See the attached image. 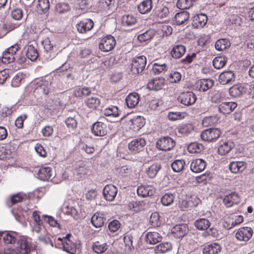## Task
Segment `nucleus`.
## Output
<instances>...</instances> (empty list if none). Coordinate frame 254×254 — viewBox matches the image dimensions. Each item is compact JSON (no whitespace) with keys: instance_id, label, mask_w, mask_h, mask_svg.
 Here are the masks:
<instances>
[{"instance_id":"nucleus-17","label":"nucleus","mask_w":254,"mask_h":254,"mask_svg":"<svg viewBox=\"0 0 254 254\" xmlns=\"http://www.w3.org/2000/svg\"><path fill=\"white\" fill-rule=\"evenodd\" d=\"M129 128L133 131H138L145 125V121L143 117L136 116L129 120L128 123Z\"/></svg>"},{"instance_id":"nucleus-60","label":"nucleus","mask_w":254,"mask_h":254,"mask_svg":"<svg viewBox=\"0 0 254 254\" xmlns=\"http://www.w3.org/2000/svg\"><path fill=\"white\" fill-rule=\"evenodd\" d=\"M242 23L241 18L238 15H231L228 21V24L235 25L236 26H240Z\"/></svg>"},{"instance_id":"nucleus-53","label":"nucleus","mask_w":254,"mask_h":254,"mask_svg":"<svg viewBox=\"0 0 254 254\" xmlns=\"http://www.w3.org/2000/svg\"><path fill=\"white\" fill-rule=\"evenodd\" d=\"M195 0H178L177 7L181 9H189L191 7Z\"/></svg>"},{"instance_id":"nucleus-61","label":"nucleus","mask_w":254,"mask_h":254,"mask_svg":"<svg viewBox=\"0 0 254 254\" xmlns=\"http://www.w3.org/2000/svg\"><path fill=\"white\" fill-rule=\"evenodd\" d=\"M43 218L47 223L49 224L50 226L52 227H57L58 228H61L60 224L56 220L54 219V217L48 215H43Z\"/></svg>"},{"instance_id":"nucleus-44","label":"nucleus","mask_w":254,"mask_h":254,"mask_svg":"<svg viewBox=\"0 0 254 254\" xmlns=\"http://www.w3.org/2000/svg\"><path fill=\"white\" fill-rule=\"evenodd\" d=\"M227 62V58L225 56H219L215 57L213 60V65L216 69H220L223 67Z\"/></svg>"},{"instance_id":"nucleus-13","label":"nucleus","mask_w":254,"mask_h":254,"mask_svg":"<svg viewBox=\"0 0 254 254\" xmlns=\"http://www.w3.org/2000/svg\"><path fill=\"white\" fill-rule=\"evenodd\" d=\"M118 189L114 185H107L103 189V193L106 200L112 201L115 199Z\"/></svg>"},{"instance_id":"nucleus-30","label":"nucleus","mask_w":254,"mask_h":254,"mask_svg":"<svg viewBox=\"0 0 254 254\" xmlns=\"http://www.w3.org/2000/svg\"><path fill=\"white\" fill-rule=\"evenodd\" d=\"M247 164L243 161L231 162L229 165L230 171L233 173L243 172L246 168Z\"/></svg>"},{"instance_id":"nucleus-9","label":"nucleus","mask_w":254,"mask_h":254,"mask_svg":"<svg viewBox=\"0 0 254 254\" xmlns=\"http://www.w3.org/2000/svg\"><path fill=\"white\" fill-rule=\"evenodd\" d=\"M253 231L251 227H242L235 234L236 238L240 241L247 242L252 237Z\"/></svg>"},{"instance_id":"nucleus-24","label":"nucleus","mask_w":254,"mask_h":254,"mask_svg":"<svg viewBox=\"0 0 254 254\" xmlns=\"http://www.w3.org/2000/svg\"><path fill=\"white\" fill-rule=\"evenodd\" d=\"M206 166V162L202 159H196L191 163L190 169L194 173H199L204 170Z\"/></svg>"},{"instance_id":"nucleus-40","label":"nucleus","mask_w":254,"mask_h":254,"mask_svg":"<svg viewBox=\"0 0 254 254\" xmlns=\"http://www.w3.org/2000/svg\"><path fill=\"white\" fill-rule=\"evenodd\" d=\"M152 0H143L138 5V10L141 14H145L150 12L152 9Z\"/></svg>"},{"instance_id":"nucleus-8","label":"nucleus","mask_w":254,"mask_h":254,"mask_svg":"<svg viewBox=\"0 0 254 254\" xmlns=\"http://www.w3.org/2000/svg\"><path fill=\"white\" fill-rule=\"evenodd\" d=\"M181 103L185 106H190L195 103L196 97L192 92H184L180 94L178 98Z\"/></svg>"},{"instance_id":"nucleus-56","label":"nucleus","mask_w":254,"mask_h":254,"mask_svg":"<svg viewBox=\"0 0 254 254\" xmlns=\"http://www.w3.org/2000/svg\"><path fill=\"white\" fill-rule=\"evenodd\" d=\"M149 222L153 227L159 226L161 224L159 214L157 212L152 213L150 216Z\"/></svg>"},{"instance_id":"nucleus-6","label":"nucleus","mask_w":254,"mask_h":254,"mask_svg":"<svg viewBox=\"0 0 254 254\" xmlns=\"http://www.w3.org/2000/svg\"><path fill=\"white\" fill-rule=\"evenodd\" d=\"M116 43L114 37L111 35H108L102 38L99 43V48L103 52H107L114 49Z\"/></svg>"},{"instance_id":"nucleus-62","label":"nucleus","mask_w":254,"mask_h":254,"mask_svg":"<svg viewBox=\"0 0 254 254\" xmlns=\"http://www.w3.org/2000/svg\"><path fill=\"white\" fill-rule=\"evenodd\" d=\"M182 78L181 73L178 71L171 73L168 77V80L171 83H177L180 81Z\"/></svg>"},{"instance_id":"nucleus-31","label":"nucleus","mask_w":254,"mask_h":254,"mask_svg":"<svg viewBox=\"0 0 254 254\" xmlns=\"http://www.w3.org/2000/svg\"><path fill=\"white\" fill-rule=\"evenodd\" d=\"M126 101L129 108L135 107L139 101V95L136 92L130 93L126 98Z\"/></svg>"},{"instance_id":"nucleus-12","label":"nucleus","mask_w":254,"mask_h":254,"mask_svg":"<svg viewBox=\"0 0 254 254\" xmlns=\"http://www.w3.org/2000/svg\"><path fill=\"white\" fill-rule=\"evenodd\" d=\"M169 10L167 6L162 5L158 6L154 11V16L156 20L160 22H163L165 21L169 15Z\"/></svg>"},{"instance_id":"nucleus-45","label":"nucleus","mask_w":254,"mask_h":254,"mask_svg":"<svg viewBox=\"0 0 254 254\" xmlns=\"http://www.w3.org/2000/svg\"><path fill=\"white\" fill-rule=\"evenodd\" d=\"M26 56L32 61H35L38 57V53L37 49L32 45L28 46L26 52Z\"/></svg>"},{"instance_id":"nucleus-27","label":"nucleus","mask_w":254,"mask_h":254,"mask_svg":"<svg viewBox=\"0 0 254 254\" xmlns=\"http://www.w3.org/2000/svg\"><path fill=\"white\" fill-rule=\"evenodd\" d=\"M190 18V13L186 11L178 12L175 15L173 21L177 25H181L187 22Z\"/></svg>"},{"instance_id":"nucleus-32","label":"nucleus","mask_w":254,"mask_h":254,"mask_svg":"<svg viewBox=\"0 0 254 254\" xmlns=\"http://www.w3.org/2000/svg\"><path fill=\"white\" fill-rule=\"evenodd\" d=\"M234 144L231 141L222 142L218 146V152L221 155L229 153L234 147Z\"/></svg>"},{"instance_id":"nucleus-20","label":"nucleus","mask_w":254,"mask_h":254,"mask_svg":"<svg viewBox=\"0 0 254 254\" xmlns=\"http://www.w3.org/2000/svg\"><path fill=\"white\" fill-rule=\"evenodd\" d=\"M155 192V188L152 186H140L137 190V193L139 196L143 197L152 196Z\"/></svg>"},{"instance_id":"nucleus-48","label":"nucleus","mask_w":254,"mask_h":254,"mask_svg":"<svg viewBox=\"0 0 254 254\" xmlns=\"http://www.w3.org/2000/svg\"><path fill=\"white\" fill-rule=\"evenodd\" d=\"M108 247L106 243L101 244L98 241L94 242L92 245V250L98 254L104 253L107 250Z\"/></svg>"},{"instance_id":"nucleus-46","label":"nucleus","mask_w":254,"mask_h":254,"mask_svg":"<svg viewBox=\"0 0 254 254\" xmlns=\"http://www.w3.org/2000/svg\"><path fill=\"white\" fill-rule=\"evenodd\" d=\"M172 249V245L168 242L162 243L160 245L155 247L154 249L155 253L157 254L160 253H165Z\"/></svg>"},{"instance_id":"nucleus-55","label":"nucleus","mask_w":254,"mask_h":254,"mask_svg":"<svg viewBox=\"0 0 254 254\" xmlns=\"http://www.w3.org/2000/svg\"><path fill=\"white\" fill-rule=\"evenodd\" d=\"M56 10L59 14H63L70 10V6L67 3H59L56 5Z\"/></svg>"},{"instance_id":"nucleus-47","label":"nucleus","mask_w":254,"mask_h":254,"mask_svg":"<svg viewBox=\"0 0 254 254\" xmlns=\"http://www.w3.org/2000/svg\"><path fill=\"white\" fill-rule=\"evenodd\" d=\"M155 31L153 29H149L144 33L138 36L137 39L140 42H144L150 40L155 35Z\"/></svg>"},{"instance_id":"nucleus-5","label":"nucleus","mask_w":254,"mask_h":254,"mask_svg":"<svg viewBox=\"0 0 254 254\" xmlns=\"http://www.w3.org/2000/svg\"><path fill=\"white\" fill-rule=\"evenodd\" d=\"M51 84L50 79H47L46 77H42L35 82V90L38 92H42L44 95H47L50 92Z\"/></svg>"},{"instance_id":"nucleus-3","label":"nucleus","mask_w":254,"mask_h":254,"mask_svg":"<svg viewBox=\"0 0 254 254\" xmlns=\"http://www.w3.org/2000/svg\"><path fill=\"white\" fill-rule=\"evenodd\" d=\"M146 64V58L144 56L136 57L132 61L131 71L134 74L141 73Z\"/></svg>"},{"instance_id":"nucleus-14","label":"nucleus","mask_w":254,"mask_h":254,"mask_svg":"<svg viewBox=\"0 0 254 254\" xmlns=\"http://www.w3.org/2000/svg\"><path fill=\"white\" fill-rule=\"evenodd\" d=\"M189 232L187 224H181L176 225L172 228L171 233L174 237L177 238L184 237Z\"/></svg>"},{"instance_id":"nucleus-11","label":"nucleus","mask_w":254,"mask_h":254,"mask_svg":"<svg viewBox=\"0 0 254 254\" xmlns=\"http://www.w3.org/2000/svg\"><path fill=\"white\" fill-rule=\"evenodd\" d=\"M91 132L95 136H103L107 134L106 125L101 122H96L91 127Z\"/></svg>"},{"instance_id":"nucleus-23","label":"nucleus","mask_w":254,"mask_h":254,"mask_svg":"<svg viewBox=\"0 0 254 254\" xmlns=\"http://www.w3.org/2000/svg\"><path fill=\"white\" fill-rule=\"evenodd\" d=\"M237 106L235 102H226L220 104L218 106V111L223 114L231 113Z\"/></svg>"},{"instance_id":"nucleus-22","label":"nucleus","mask_w":254,"mask_h":254,"mask_svg":"<svg viewBox=\"0 0 254 254\" xmlns=\"http://www.w3.org/2000/svg\"><path fill=\"white\" fill-rule=\"evenodd\" d=\"M165 85L164 78H156L150 81L147 84V87L150 90H159L161 89Z\"/></svg>"},{"instance_id":"nucleus-1","label":"nucleus","mask_w":254,"mask_h":254,"mask_svg":"<svg viewBox=\"0 0 254 254\" xmlns=\"http://www.w3.org/2000/svg\"><path fill=\"white\" fill-rule=\"evenodd\" d=\"M19 45L16 44L2 53V56L0 57V64H9L14 62L15 60L14 55L20 49Z\"/></svg>"},{"instance_id":"nucleus-64","label":"nucleus","mask_w":254,"mask_h":254,"mask_svg":"<svg viewBox=\"0 0 254 254\" xmlns=\"http://www.w3.org/2000/svg\"><path fill=\"white\" fill-rule=\"evenodd\" d=\"M3 236V240L5 244H13L15 242L16 238L15 237L9 233H4Z\"/></svg>"},{"instance_id":"nucleus-4","label":"nucleus","mask_w":254,"mask_h":254,"mask_svg":"<svg viewBox=\"0 0 254 254\" xmlns=\"http://www.w3.org/2000/svg\"><path fill=\"white\" fill-rule=\"evenodd\" d=\"M175 141L169 136L160 138L156 143V147L163 151L171 150L175 147Z\"/></svg>"},{"instance_id":"nucleus-29","label":"nucleus","mask_w":254,"mask_h":254,"mask_svg":"<svg viewBox=\"0 0 254 254\" xmlns=\"http://www.w3.org/2000/svg\"><path fill=\"white\" fill-rule=\"evenodd\" d=\"M221 251V246L216 243L205 245L203 248V254H218Z\"/></svg>"},{"instance_id":"nucleus-34","label":"nucleus","mask_w":254,"mask_h":254,"mask_svg":"<svg viewBox=\"0 0 254 254\" xmlns=\"http://www.w3.org/2000/svg\"><path fill=\"white\" fill-rule=\"evenodd\" d=\"M211 223L206 218H200L196 220L194 222L195 228L199 230L204 231L207 230L210 226Z\"/></svg>"},{"instance_id":"nucleus-38","label":"nucleus","mask_w":254,"mask_h":254,"mask_svg":"<svg viewBox=\"0 0 254 254\" xmlns=\"http://www.w3.org/2000/svg\"><path fill=\"white\" fill-rule=\"evenodd\" d=\"M194 127L190 123L183 124L177 127L178 132L182 135H188L193 130Z\"/></svg>"},{"instance_id":"nucleus-54","label":"nucleus","mask_w":254,"mask_h":254,"mask_svg":"<svg viewBox=\"0 0 254 254\" xmlns=\"http://www.w3.org/2000/svg\"><path fill=\"white\" fill-rule=\"evenodd\" d=\"M50 8L49 0H38L37 6V10L39 12L46 13Z\"/></svg>"},{"instance_id":"nucleus-7","label":"nucleus","mask_w":254,"mask_h":254,"mask_svg":"<svg viewBox=\"0 0 254 254\" xmlns=\"http://www.w3.org/2000/svg\"><path fill=\"white\" fill-rule=\"evenodd\" d=\"M146 144L144 138L138 137L132 140L128 144V148L131 152L136 153L143 150Z\"/></svg>"},{"instance_id":"nucleus-58","label":"nucleus","mask_w":254,"mask_h":254,"mask_svg":"<svg viewBox=\"0 0 254 254\" xmlns=\"http://www.w3.org/2000/svg\"><path fill=\"white\" fill-rule=\"evenodd\" d=\"M25 75L22 72H19L13 77L12 80V85L14 87H18L24 80Z\"/></svg>"},{"instance_id":"nucleus-57","label":"nucleus","mask_w":254,"mask_h":254,"mask_svg":"<svg viewBox=\"0 0 254 254\" xmlns=\"http://www.w3.org/2000/svg\"><path fill=\"white\" fill-rule=\"evenodd\" d=\"M174 199V196L173 194L166 193L161 197V203L163 205L168 206L171 204Z\"/></svg>"},{"instance_id":"nucleus-26","label":"nucleus","mask_w":254,"mask_h":254,"mask_svg":"<svg viewBox=\"0 0 254 254\" xmlns=\"http://www.w3.org/2000/svg\"><path fill=\"white\" fill-rule=\"evenodd\" d=\"M162 240V236L157 232H148L145 236L146 243L151 245H154L161 242Z\"/></svg>"},{"instance_id":"nucleus-37","label":"nucleus","mask_w":254,"mask_h":254,"mask_svg":"<svg viewBox=\"0 0 254 254\" xmlns=\"http://www.w3.org/2000/svg\"><path fill=\"white\" fill-rule=\"evenodd\" d=\"M101 103L100 99L96 96H92L87 98L85 101V104L90 109L96 110L100 106Z\"/></svg>"},{"instance_id":"nucleus-39","label":"nucleus","mask_w":254,"mask_h":254,"mask_svg":"<svg viewBox=\"0 0 254 254\" xmlns=\"http://www.w3.org/2000/svg\"><path fill=\"white\" fill-rule=\"evenodd\" d=\"M61 248L70 254H74L76 252V245L70 240L65 239Z\"/></svg>"},{"instance_id":"nucleus-42","label":"nucleus","mask_w":254,"mask_h":254,"mask_svg":"<svg viewBox=\"0 0 254 254\" xmlns=\"http://www.w3.org/2000/svg\"><path fill=\"white\" fill-rule=\"evenodd\" d=\"M91 93L89 87L77 88L74 90L73 95L77 98H83L89 95Z\"/></svg>"},{"instance_id":"nucleus-51","label":"nucleus","mask_w":254,"mask_h":254,"mask_svg":"<svg viewBox=\"0 0 254 254\" xmlns=\"http://www.w3.org/2000/svg\"><path fill=\"white\" fill-rule=\"evenodd\" d=\"M204 148L202 144L196 142H192L188 147V150L190 153H197L203 150Z\"/></svg>"},{"instance_id":"nucleus-52","label":"nucleus","mask_w":254,"mask_h":254,"mask_svg":"<svg viewBox=\"0 0 254 254\" xmlns=\"http://www.w3.org/2000/svg\"><path fill=\"white\" fill-rule=\"evenodd\" d=\"M136 18L132 15H124L122 18V23L124 26H130L136 23Z\"/></svg>"},{"instance_id":"nucleus-63","label":"nucleus","mask_w":254,"mask_h":254,"mask_svg":"<svg viewBox=\"0 0 254 254\" xmlns=\"http://www.w3.org/2000/svg\"><path fill=\"white\" fill-rule=\"evenodd\" d=\"M65 123L67 127L70 129H74L77 127V122L76 120L72 117L67 118L65 121Z\"/></svg>"},{"instance_id":"nucleus-16","label":"nucleus","mask_w":254,"mask_h":254,"mask_svg":"<svg viewBox=\"0 0 254 254\" xmlns=\"http://www.w3.org/2000/svg\"><path fill=\"white\" fill-rule=\"evenodd\" d=\"M94 26V23L90 19L81 21L76 25L77 31L80 33H86L91 30Z\"/></svg>"},{"instance_id":"nucleus-10","label":"nucleus","mask_w":254,"mask_h":254,"mask_svg":"<svg viewBox=\"0 0 254 254\" xmlns=\"http://www.w3.org/2000/svg\"><path fill=\"white\" fill-rule=\"evenodd\" d=\"M107 221L106 215L101 212L95 213L91 218L92 225L97 228L102 227Z\"/></svg>"},{"instance_id":"nucleus-33","label":"nucleus","mask_w":254,"mask_h":254,"mask_svg":"<svg viewBox=\"0 0 254 254\" xmlns=\"http://www.w3.org/2000/svg\"><path fill=\"white\" fill-rule=\"evenodd\" d=\"M186 48L182 45H175L171 51V56L175 59L181 58L186 53Z\"/></svg>"},{"instance_id":"nucleus-19","label":"nucleus","mask_w":254,"mask_h":254,"mask_svg":"<svg viewBox=\"0 0 254 254\" xmlns=\"http://www.w3.org/2000/svg\"><path fill=\"white\" fill-rule=\"evenodd\" d=\"M235 79V75L233 71L227 70L222 72L219 76L218 80L219 82L225 85L232 81H234Z\"/></svg>"},{"instance_id":"nucleus-15","label":"nucleus","mask_w":254,"mask_h":254,"mask_svg":"<svg viewBox=\"0 0 254 254\" xmlns=\"http://www.w3.org/2000/svg\"><path fill=\"white\" fill-rule=\"evenodd\" d=\"M240 201V196L235 192H231L226 195L223 199V202L226 207H230L234 204H237Z\"/></svg>"},{"instance_id":"nucleus-36","label":"nucleus","mask_w":254,"mask_h":254,"mask_svg":"<svg viewBox=\"0 0 254 254\" xmlns=\"http://www.w3.org/2000/svg\"><path fill=\"white\" fill-rule=\"evenodd\" d=\"M245 92V89L240 84L234 85L229 88L230 95L234 97H239Z\"/></svg>"},{"instance_id":"nucleus-59","label":"nucleus","mask_w":254,"mask_h":254,"mask_svg":"<svg viewBox=\"0 0 254 254\" xmlns=\"http://www.w3.org/2000/svg\"><path fill=\"white\" fill-rule=\"evenodd\" d=\"M166 70V64H165L155 63L153 64L152 70L155 74L161 73L162 71Z\"/></svg>"},{"instance_id":"nucleus-25","label":"nucleus","mask_w":254,"mask_h":254,"mask_svg":"<svg viewBox=\"0 0 254 254\" xmlns=\"http://www.w3.org/2000/svg\"><path fill=\"white\" fill-rule=\"evenodd\" d=\"M20 24L14 23H6L2 25L0 29V38H2L10 31L18 28Z\"/></svg>"},{"instance_id":"nucleus-28","label":"nucleus","mask_w":254,"mask_h":254,"mask_svg":"<svg viewBox=\"0 0 254 254\" xmlns=\"http://www.w3.org/2000/svg\"><path fill=\"white\" fill-rule=\"evenodd\" d=\"M17 245V251L20 254H28L30 252V248L24 237L19 239Z\"/></svg>"},{"instance_id":"nucleus-2","label":"nucleus","mask_w":254,"mask_h":254,"mask_svg":"<svg viewBox=\"0 0 254 254\" xmlns=\"http://www.w3.org/2000/svg\"><path fill=\"white\" fill-rule=\"evenodd\" d=\"M221 130L218 128H209L205 129L200 133L201 139L206 142L215 141L220 136Z\"/></svg>"},{"instance_id":"nucleus-50","label":"nucleus","mask_w":254,"mask_h":254,"mask_svg":"<svg viewBox=\"0 0 254 254\" xmlns=\"http://www.w3.org/2000/svg\"><path fill=\"white\" fill-rule=\"evenodd\" d=\"M230 46V43L227 39H220L218 40L215 44V49L218 51L225 50Z\"/></svg>"},{"instance_id":"nucleus-43","label":"nucleus","mask_w":254,"mask_h":254,"mask_svg":"<svg viewBox=\"0 0 254 254\" xmlns=\"http://www.w3.org/2000/svg\"><path fill=\"white\" fill-rule=\"evenodd\" d=\"M104 115L106 117H119L120 113L117 106L111 105L104 110Z\"/></svg>"},{"instance_id":"nucleus-18","label":"nucleus","mask_w":254,"mask_h":254,"mask_svg":"<svg viewBox=\"0 0 254 254\" xmlns=\"http://www.w3.org/2000/svg\"><path fill=\"white\" fill-rule=\"evenodd\" d=\"M207 22V16L204 14H198L194 15L192 18V26L195 28L203 27Z\"/></svg>"},{"instance_id":"nucleus-49","label":"nucleus","mask_w":254,"mask_h":254,"mask_svg":"<svg viewBox=\"0 0 254 254\" xmlns=\"http://www.w3.org/2000/svg\"><path fill=\"white\" fill-rule=\"evenodd\" d=\"M185 165L186 162L184 160L178 159L172 163L171 167L174 172L179 173L184 169Z\"/></svg>"},{"instance_id":"nucleus-21","label":"nucleus","mask_w":254,"mask_h":254,"mask_svg":"<svg viewBox=\"0 0 254 254\" xmlns=\"http://www.w3.org/2000/svg\"><path fill=\"white\" fill-rule=\"evenodd\" d=\"M213 80L210 79H201L196 82V88L200 92H205L213 86Z\"/></svg>"},{"instance_id":"nucleus-35","label":"nucleus","mask_w":254,"mask_h":254,"mask_svg":"<svg viewBox=\"0 0 254 254\" xmlns=\"http://www.w3.org/2000/svg\"><path fill=\"white\" fill-rule=\"evenodd\" d=\"M51 171V168L42 166L38 171V178L42 181H48L52 176Z\"/></svg>"},{"instance_id":"nucleus-41","label":"nucleus","mask_w":254,"mask_h":254,"mask_svg":"<svg viewBox=\"0 0 254 254\" xmlns=\"http://www.w3.org/2000/svg\"><path fill=\"white\" fill-rule=\"evenodd\" d=\"M161 165L159 163L153 164L146 170V173L149 178H154L161 169Z\"/></svg>"}]
</instances>
